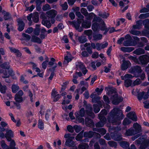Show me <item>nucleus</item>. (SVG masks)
I'll list each match as a JSON object with an SVG mask.
<instances>
[{"label": "nucleus", "mask_w": 149, "mask_h": 149, "mask_svg": "<svg viewBox=\"0 0 149 149\" xmlns=\"http://www.w3.org/2000/svg\"><path fill=\"white\" fill-rule=\"evenodd\" d=\"M94 111L95 113L99 112L100 110V109L98 105L97 104H94L93 106Z\"/></svg>", "instance_id": "55"}, {"label": "nucleus", "mask_w": 149, "mask_h": 149, "mask_svg": "<svg viewBox=\"0 0 149 149\" xmlns=\"http://www.w3.org/2000/svg\"><path fill=\"white\" fill-rule=\"evenodd\" d=\"M40 25L36 24V28L33 31V33L35 35L38 36L39 35L40 31Z\"/></svg>", "instance_id": "28"}, {"label": "nucleus", "mask_w": 149, "mask_h": 149, "mask_svg": "<svg viewBox=\"0 0 149 149\" xmlns=\"http://www.w3.org/2000/svg\"><path fill=\"white\" fill-rule=\"evenodd\" d=\"M133 126V127L134 129V132H135L136 134L141 132L142 130L141 126L137 123H134Z\"/></svg>", "instance_id": "12"}, {"label": "nucleus", "mask_w": 149, "mask_h": 149, "mask_svg": "<svg viewBox=\"0 0 149 149\" xmlns=\"http://www.w3.org/2000/svg\"><path fill=\"white\" fill-rule=\"evenodd\" d=\"M143 23L145 25V27L146 29H149V20L145 19L143 21Z\"/></svg>", "instance_id": "46"}, {"label": "nucleus", "mask_w": 149, "mask_h": 149, "mask_svg": "<svg viewBox=\"0 0 149 149\" xmlns=\"http://www.w3.org/2000/svg\"><path fill=\"white\" fill-rule=\"evenodd\" d=\"M120 145L124 149H127L129 146V143L127 141H123L120 143Z\"/></svg>", "instance_id": "24"}, {"label": "nucleus", "mask_w": 149, "mask_h": 149, "mask_svg": "<svg viewBox=\"0 0 149 149\" xmlns=\"http://www.w3.org/2000/svg\"><path fill=\"white\" fill-rule=\"evenodd\" d=\"M84 107L86 109V114L88 116H90L92 118L95 117V115L92 111L93 108L91 105L90 104H87L86 101H84Z\"/></svg>", "instance_id": "2"}, {"label": "nucleus", "mask_w": 149, "mask_h": 149, "mask_svg": "<svg viewBox=\"0 0 149 149\" xmlns=\"http://www.w3.org/2000/svg\"><path fill=\"white\" fill-rule=\"evenodd\" d=\"M145 93V92L143 91L142 92L140 93L138 95V98L139 100H140L143 98V96Z\"/></svg>", "instance_id": "60"}, {"label": "nucleus", "mask_w": 149, "mask_h": 149, "mask_svg": "<svg viewBox=\"0 0 149 149\" xmlns=\"http://www.w3.org/2000/svg\"><path fill=\"white\" fill-rule=\"evenodd\" d=\"M88 145L86 143L79 144L78 146L79 149H88Z\"/></svg>", "instance_id": "32"}, {"label": "nucleus", "mask_w": 149, "mask_h": 149, "mask_svg": "<svg viewBox=\"0 0 149 149\" xmlns=\"http://www.w3.org/2000/svg\"><path fill=\"white\" fill-rule=\"evenodd\" d=\"M60 6L62 7L63 10H66L68 7V6L66 2H65L64 3L61 4Z\"/></svg>", "instance_id": "50"}, {"label": "nucleus", "mask_w": 149, "mask_h": 149, "mask_svg": "<svg viewBox=\"0 0 149 149\" xmlns=\"http://www.w3.org/2000/svg\"><path fill=\"white\" fill-rule=\"evenodd\" d=\"M102 22L100 24V26H101L100 29L102 30H105V31L107 32L109 29L106 28L105 26V24L103 21H102Z\"/></svg>", "instance_id": "41"}, {"label": "nucleus", "mask_w": 149, "mask_h": 149, "mask_svg": "<svg viewBox=\"0 0 149 149\" xmlns=\"http://www.w3.org/2000/svg\"><path fill=\"white\" fill-rule=\"evenodd\" d=\"M93 13H90L89 14L88 13V15L87 16H86V20L88 21L91 20L93 17Z\"/></svg>", "instance_id": "63"}, {"label": "nucleus", "mask_w": 149, "mask_h": 149, "mask_svg": "<svg viewBox=\"0 0 149 149\" xmlns=\"http://www.w3.org/2000/svg\"><path fill=\"white\" fill-rule=\"evenodd\" d=\"M17 22L19 27L18 30L19 31H22L24 29V24L23 22L21 19H19L17 20Z\"/></svg>", "instance_id": "14"}, {"label": "nucleus", "mask_w": 149, "mask_h": 149, "mask_svg": "<svg viewBox=\"0 0 149 149\" xmlns=\"http://www.w3.org/2000/svg\"><path fill=\"white\" fill-rule=\"evenodd\" d=\"M99 118L100 120V121L95 124V126L97 127H102L106 123V118L105 117Z\"/></svg>", "instance_id": "9"}, {"label": "nucleus", "mask_w": 149, "mask_h": 149, "mask_svg": "<svg viewBox=\"0 0 149 149\" xmlns=\"http://www.w3.org/2000/svg\"><path fill=\"white\" fill-rule=\"evenodd\" d=\"M82 21L78 19L77 22H70V24L72 25L75 27V29L79 32H81L83 31V29L81 27H80V23Z\"/></svg>", "instance_id": "8"}, {"label": "nucleus", "mask_w": 149, "mask_h": 149, "mask_svg": "<svg viewBox=\"0 0 149 149\" xmlns=\"http://www.w3.org/2000/svg\"><path fill=\"white\" fill-rule=\"evenodd\" d=\"M139 59L142 64H146L149 62V56L146 55H142L140 56Z\"/></svg>", "instance_id": "7"}, {"label": "nucleus", "mask_w": 149, "mask_h": 149, "mask_svg": "<svg viewBox=\"0 0 149 149\" xmlns=\"http://www.w3.org/2000/svg\"><path fill=\"white\" fill-rule=\"evenodd\" d=\"M99 26V24L97 23V22H95L92 25V29L94 31H97L98 28Z\"/></svg>", "instance_id": "38"}, {"label": "nucleus", "mask_w": 149, "mask_h": 149, "mask_svg": "<svg viewBox=\"0 0 149 149\" xmlns=\"http://www.w3.org/2000/svg\"><path fill=\"white\" fill-rule=\"evenodd\" d=\"M131 121L129 119L126 118H125L123 121V124L124 125H129L131 123Z\"/></svg>", "instance_id": "52"}, {"label": "nucleus", "mask_w": 149, "mask_h": 149, "mask_svg": "<svg viewBox=\"0 0 149 149\" xmlns=\"http://www.w3.org/2000/svg\"><path fill=\"white\" fill-rule=\"evenodd\" d=\"M75 14L79 18H80L78 19H79V20L81 21H83V18H84V17L81 14V13L79 12H76Z\"/></svg>", "instance_id": "45"}, {"label": "nucleus", "mask_w": 149, "mask_h": 149, "mask_svg": "<svg viewBox=\"0 0 149 149\" xmlns=\"http://www.w3.org/2000/svg\"><path fill=\"white\" fill-rule=\"evenodd\" d=\"M6 86L3 85H2L0 82V91L3 93H6Z\"/></svg>", "instance_id": "36"}, {"label": "nucleus", "mask_w": 149, "mask_h": 149, "mask_svg": "<svg viewBox=\"0 0 149 149\" xmlns=\"http://www.w3.org/2000/svg\"><path fill=\"white\" fill-rule=\"evenodd\" d=\"M135 134L134 130L132 128L127 130L125 133V135L127 136H132Z\"/></svg>", "instance_id": "20"}, {"label": "nucleus", "mask_w": 149, "mask_h": 149, "mask_svg": "<svg viewBox=\"0 0 149 149\" xmlns=\"http://www.w3.org/2000/svg\"><path fill=\"white\" fill-rule=\"evenodd\" d=\"M85 122L86 124L89 127H92L94 125V123L93 120L88 117L85 118Z\"/></svg>", "instance_id": "16"}, {"label": "nucleus", "mask_w": 149, "mask_h": 149, "mask_svg": "<svg viewBox=\"0 0 149 149\" xmlns=\"http://www.w3.org/2000/svg\"><path fill=\"white\" fill-rule=\"evenodd\" d=\"M124 116L122 110L118 108H114L109 113L107 118L110 123L113 125H119L121 123L120 120L123 119Z\"/></svg>", "instance_id": "1"}, {"label": "nucleus", "mask_w": 149, "mask_h": 149, "mask_svg": "<svg viewBox=\"0 0 149 149\" xmlns=\"http://www.w3.org/2000/svg\"><path fill=\"white\" fill-rule=\"evenodd\" d=\"M7 70H5L2 71H0L1 73L3 74V76H2L3 78H8L10 76H13L14 75V74L12 69H10Z\"/></svg>", "instance_id": "6"}, {"label": "nucleus", "mask_w": 149, "mask_h": 149, "mask_svg": "<svg viewBox=\"0 0 149 149\" xmlns=\"http://www.w3.org/2000/svg\"><path fill=\"white\" fill-rule=\"evenodd\" d=\"M2 13L4 15V18L5 20H7L10 18L11 16L9 13L3 10Z\"/></svg>", "instance_id": "33"}, {"label": "nucleus", "mask_w": 149, "mask_h": 149, "mask_svg": "<svg viewBox=\"0 0 149 149\" xmlns=\"http://www.w3.org/2000/svg\"><path fill=\"white\" fill-rule=\"evenodd\" d=\"M121 51L124 52H130L134 49V48L133 47H121L120 48Z\"/></svg>", "instance_id": "23"}, {"label": "nucleus", "mask_w": 149, "mask_h": 149, "mask_svg": "<svg viewBox=\"0 0 149 149\" xmlns=\"http://www.w3.org/2000/svg\"><path fill=\"white\" fill-rule=\"evenodd\" d=\"M136 44V42H135L133 43H131V40H128L125 41L123 42V45L125 46H135Z\"/></svg>", "instance_id": "26"}, {"label": "nucleus", "mask_w": 149, "mask_h": 149, "mask_svg": "<svg viewBox=\"0 0 149 149\" xmlns=\"http://www.w3.org/2000/svg\"><path fill=\"white\" fill-rule=\"evenodd\" d=\"M111 99L112 101L113 104L117 105L123 101V98L122 97H118V94L117 93H115L114 94L112 95Z\"/></svg>", "instance_id": "5"}, {"label": "nucleus", "mask_w": 149, "mask_h": 149, "mask_svg": "<svg viewBox=\"0 0 149 149\" xmlns=\"http://www.w3.org/2000/svg\"><path fill=\"white\" fill-rule=\"evenodd\" d=\"M83 137V133L81 132L78 134L75 138L76 139L77 141H79Z\"/></svg>", "instance_id": "58"}, {"label": "nucleus", "mask_w": 149, "mask_h": 149, "mask_svg": "<svg viewBox=\"0 0 149 149\" xmlns=\"http://www.w3.org/2000/svg\"><path fill=\"white\" fill-rule=\"evenodd\" d=\"M142 71L140 66L136 65L132 67L129 70V72L131 73L134 74L135 76L138 77Z\"/></svg>", "instance_id": "3"}, {"label": "nucleus", "mask_w": 149, "mask_h": 149, "mask_svg": "<svg viewBox=\"0 0 149 149\" xmlns=\"http://www.w3.org/2000/svg\"><path fill=\"white\" fill-rule=\"evenodd\" d=\"M84 33L86 35L90 37V36H91L92 34V30H85L84 31Z\"/></svg>", "instance_id": "62"}, {"label": "nucleus", "mask_w": 149, "mask_h": 149, "mask_svg": "<svg viewBox=\"0 0 149 149\" xmlns=\"http://www.w3.org/2000/svg\"><path fill=\"white\" fill-rule=\"evenodd\" d=\"M51 9L50 6L48 4H46L43 6L42 9L44 11H47Z\"/></svg>", "instance_id": "44"}, {"label": "nucleus", "mask_w": 149, "mask_h": 149, "mask_svg": "<svg viewBox=\"0 0 149 149\" xmlns=\"http://www.w3.org/2000/svg\"><path fill=\"white\" fill-rule=\"evenodd\" d=\"M130 64L129 61H126L125 60H123V63L121 66V69L122 70H125L127 69L129 67Z\"/></svg>", "instance_id": "15"}, {"label": "nucleus", "mask_w": 149, "mask_h": 149, "mask_svg": "<svg viewBox=\"0 0 149 149\" xmlns=\"http://www.w3.org/2000/svg\"><path fill=\"white\" fill-rule=\"evenodd\" d=\"M127 116L134 121H136L137 120V117L134 112H130L127 114Z\"/></svg>", "instance_id": "11"}, {"label": "nucleus", "mask_w": 149, "mask_h": 149, "mask_svg": "<svg viewBox=\"0 0 149 149\" xmlns=\"http://www.w3.org/2000/svg\"><path fill=\"white\" fill-rule=\"evenodd\" d=\"M149 17V13L141 14L139 16V18L140 19H144Z\"/></svg>", "instance_id": "54"}, {"label": "nucleus", "mask_w": 149, "mask_h": 149, "mask_svg": "<svg viewBox=\"0 0 149 149\" xmlns=\"http://www.w3.org/2000/svg\"><path fill=\"white\" fill-rule=\"evenodd\" d=\"M107 113V112L105 109L102 110L98 115L99 118H102L105 117L104 116H106Z\"/></svg>", "instance_id": "35"}, {"label": "nucleus", "mask_w": 149, "mask_h": 149, "mask_svg": "<svg viewBox=\"0 0 149 149\" xmlns=\"http://www.w3.org/2000/svg\"><path fill=\"white\" fill-rule=\"evenodd\" d=\"M14 98L16 102L17 103L22 102L23 100L22 97H18L17 95H15Z\"/></svg>", "instance_id": "39"}, {"label": "nucleus", "mask_w": 149, "mask_h": 149, "mask_svg": "<svg viewBox=\"0 0 149 149\" xmlns=\"http://www.w3.org/2000/svg\"><path fill=\"white\" fill-rule=\"evenodd\" d=\"M145 53V50L141 48H138L136 49L134 52L133 53L137 55H140V54H144Z\"/></svg>", "instance_id": "21"}, {"label": "nucleus", "mask_w": 149, "mask_h": 149, "mask_svg": "<svg viewBox=\"0 0 149 149\" xmlns=\"http://www.w3.org/2000/svg\"><path fill=\"white\" fill-rule=\"evenodd\" d=\"M46 60L44 61L42 63V68L44 69H46L47 63L48 62V57H47L46 58Z\"/></svg>", "instance_id": "59"}, {"label": "nucleus", "mask_w": 149, "mask_h": 149, "mask_svg": "<svg viewBox=\"0 0 149 149\" xmlns=\"http://www.w3.org/2000/svg\"><path fill=\"white\" fill-rule=\"evenodd\" d=\"M95 133V132L92 131H90L88 132H85L84 134V137L91 138L93 136Z\"/></svg>", "instance_id": "22"}, {"label": "nucleus", "mask_w": 149, "mask_h": 149, "mask_svg": "<svg viewBox=\"0 0 149 149\" xmlns=\"http://www.w3.org/2000/svg\"><path fill=\"white\" fill-rule=\"evenodd\" d=\"M102 21H103L102 19L99 17H95L93 18V22H101V23L102 22Z\"/></svg>", "instance_id": "57"}, {"label": "nucleus", "mask_w": 149, "mask_h": 149, "mask_svg": "<svg viewBox=\"0 0 149 149\" xmlns=\"http://www.w3.org/2000/svg\"><path fill=\"white\" fill-rule=\"evenodd\" d=\"M132 82V81L130 79H126L125 81V85L126 87H128L131 85Z\"/></svg>", "instance_id": "43"}, {"label": "nucleus", "mask_w": 149, "mask_h": 149, "mask_svg": "<svg viewBox=\"0 0 149 149\" xmlns=\"http://www.w3.org/2000/svg\"><path fill=\"white\" fill-rule=\"evenodd\" d=\"M136 24L134 25L133 26V28L134 29H139L142 26V24L141 21H137L136 22Z\"/></svg>", "instance_id": "27"}, {"label": "nucleus", "mask_w": 149, "mask_h": 149, "mask_svg": "<svg viewBox=\"0 0 149 149\" xmlns=\"http://www.w3.org/2000/svg\"><path fill=\"white\" fill-rule=\"evenodd\" d=\"M12 91L13 93H16L19 89V86L17 84H13L12 86Z\"/></svg>", "instance_id": "29"}, {"label": "nucleus", "mask_w": 149, "mask_h": 149, "mask_svg": "<svg viewBox=\"0 0 149 149\" xmlns=\"http://www.w3.org/2000/svg\"><path fill=\"white\" fill-rule=\"evenodd\" d=\"M90 97L92 98V102L94 103L97 102V100L100 99V97H97L95 93H93L90 95Z\"/></svg>", "instance_id": "19"}, {"label": "nucleus", "mask_w": 149, "mask_h": 149, "mask_svg": "<svg viewBox=\"0 0 149 149\" xmlns=\"http://www.w3.org/2000/svg\"><path fill=\"white\" fill-rule=\"evenodd\" d=\"M31 41L34 42H37L39 44H40L42 42V41L40 38L34 35L32 36Z\"/></svg>", "instance_id": "18"}, {"label": "nucleus", "mask_w": 149, "mask_h": 149, "mask_svg": "<svg viewBox=\"0 0 149 149\" xmlns=\"http://www.w3.org/2000/svg\"><path fill=\"white\" fill-rule=\"evenodd\" d=\"M81 13L85 16H87L88 15V13L87 10L84 8H81Z\"/></svg>", "instance_id": "53"}, {"label": "nucleus", "mask_w": 149, "mask_h": 149, "mask_svg": "<svg viewBox=\"0 0 149 149\" xmlns=\"http://www.w3.org/2000/svg\"><path fill=\"white\" fill-rule=\"evenodd\" d=\"M0 67L5 70L10 69V65L8 63H4L0 64Z\"/></svg>", "instance_id": "30"}, {"label": "nucleus", "mask_w": 149, "mask_h": 149, "mask_svg": "<svg viewBox=\"0 0 149 149\" xmlns=\"http://www.w3.org/2000/svg\"><path fill=\"white\" fill-rule=\"evenodd\" d=\"M98 15L100 17H102L103 18H107V17L109 16V14L108 13H100Z\"/></svg>", "instance_id": "51"}, {"label": "nucleus", "mask_w": 149, "mask_h": 149, "mask_svg": "<svg viewBox=\"0 0 149 149\" xmlns=\"http://www.w3.org/2000/svg\"><path fill=\"white\" fill-rule=\"evenodd\" d=\"M57 14V12L55 10L52 9L46 12L47 17L49 18H54Z\"/></svg>", "instance_id": "10"}, {"label": "nucleus", "mask_w": 149, "mask_h": 149, "mask_svg": "<svg viewBox=\"0 0 149 149\" xmlns=\"http://www.w3.org/2000/svg\"><path fill=\"white\" fill-rule=\"evenodd\" d=\"M97 132L100 133L103 136L106 134V130L104 128H100L98 129Z\"/></svg>", "instance_id": "49"}, {"label": "nucleus", "mask_w": 149, "mask_h": 149, "mask_svg": "<svg viewBox=\"0 0 149 149\" xmlns=\"http://www.w3.org/2000/svg\"><path fill=\"white\" fill-rule=\"evenodd\" d=\"M85 112L84 108H81L79 112H77L75 113L76 119L80 123H84V119L82 118L85 115Z\"/></svg>", "instance_id": "4"}, {"label": "nucleus", "mask_w": 149, "mask_h": 149, "mask_svg": "<svg viewBox=\"0 0 149 149\" xmlns=\"http://www.w3.org/2000/svg\"><path fill=\"white\" fill-rule=\"evenodd\" d=\"M74 128L77 133L79 132L82 129V128L80 126H78L77 125L74 126Z\"/></svg>", "instance_id": "48"}, {"label": "nucleus", "mask_w": 149, "mask_h": 149, "mask_svg": "<svg viewBox=\"0 0 149 149\" xmlns=\"http://www.w3.org/2000/svg\"><path fill=\"white\" fill-rule=\"evenodd\" d=\"M32 19L35 23H37L39 21L38 14V12H35L32 15Z\"/></svg>", "instance_id": "25"}, {"label": "nucleus", "mask_w": 149, "mask_h": 149, "mask_svg": "<svg viewBox=\"0 0 149 149\" xmlns=\"http://www.w3.org/2000/svg\"><path fill=\"white\" fill-rule=\"evenodd\" d=\"M108 144L111 147L116 148L117 144L116 142L113 141H109L108 142Z\"/></svg>", "instance_id": "40"}, {"label": "nucleus", "mask_w": 149, "mask_h": 149, "mask_svg": "<svg viewBox=\"0 0 149 149\" xmlns=\"http://www.w3.org/2000/svg\"><path fill=\"white\" fill-rule=\"evenodd\" d=\"M143 145L144 146H143V148H142V149H144L149 146V139L147 140L145 139Z\"/></svg>", "instance_id": "47"}, {"label": "nucleus", "mask_w": 149, "mask_h": 149, "mask_svg": "<svg viewBox=\"0 0 149 149\" xmlns=\"http://www.w3.org/2000/svg\"><path fill=\"white\" fill-rule=\"evenodd\" d=\"M6 132V133L5 134V136H13V134L11 130H7Z\"/></svg>", "instance_id": "61"}, {"label": "nucleus", "mask_w": 149, "mask_h": 149, "mask_svg": "<svg viewBox=\"0 0 149 149\" xmlns=\"http://www.w3.org/2000/svg\"><path fill=\"white\" fill-rule=\"evenodd\" d=\"M130 33L133 35L136 36L138 35L141 33V32L139 31L133 29L130 31Z\"/></svg>", "instance_id": "56"}, {"label": "nucleus", "mask_w": 149, "mask_h": 149, "mask_svg": "<svg viewBox=\"0 0 149 149\" xmlns=\"http://www.w3.org/2000/svg\"><path fill=\"white\" fill-rule=\"evenodd\" d=\"M82 23L81 26L82 27L84 28H90L91 25V22L88 20H85L83 21Z\"/></svg>", "instance_id": "13"}, {"label": "nucleus", "mask_w": 149, "mask_h": 149, "mask_svg": "<svg viewBox=\"0 0 149 149\" xmlns=\"http://www.w3.org/2000/svg\"><path fill=\"white\" fill-rule=\"evenodd\" d=\"M78 40L80 43H83L87 41V39L86 36H82L78 38Z\"/></svg>", "instance_id": "34"}, {"label": "nucleus", "mask_w": 149, "mask_h": 149, "mask_svg": "<svg viewBox=\"0 0 149 149\" xmlns=\"http://www.w3.org/2000/svg\"><path fill=\"white\" fill-rule=\"evenodd\" d=\"M102 35L100 34H96L93 35V39L94 40H98L101 39Z\"/></svg>", "instance_id": "42"}, {"label": "nucleus", "mask_w": 149, "mask_h": 149, "mask_svg": "<svg viewBox=\"0 0 149 149\" xmlns=\"http://www.w3.org/2000/svg\"><path fill=\"white\" fill-rule=\"evenodd\" d=\"M65 145L70 147H72L76 146V144L74 141L68 139L66 141Z\"/></svg>", "instance_id": "17"}, {"label": "nucleus", "mask_w": 149, "mask_h": 149, "mask_svg": "<svg viewBox=\"0 0 149 149\" xmlns=\"http://www.w3.org/2000/svg\"><path fill=\"white\" fill-rule=\"evenodd\" d=\"M112 139L115 141H120L122 139V136L120 135L116 134L114 136H111Z\"/></svg>", "instance_id": "37"}, {"label": "nucleus", "mask_w": 149, "mask_h": 149, "mask_svg": "<svg viewBox=\"0 0 149 149\" xmlns=\"http://www.w3.org/2000/svg\"><path fill=\"white\" fill-rule=\"evenodd\" d=\"M42 24L46 26L47 28H50L51 24L49 21L48 20H42Z\"/></svg>", "instance_id": "31"}, {"label": "nucleus", "mask_w": 149, "mask_h": 149, "mask_svg": "<svg viewBox=\"0 0 149 149\" xmlns=\"http://www.w3.org/2000/svg\"><path fill=\"white\" fill-rule=\"evenodd\" d=\"M74 127H72V126L70 125H69L67 127V129L69 132H73L74 131Z\"/></svg>", "instance_id": "64"}]
</instances>
